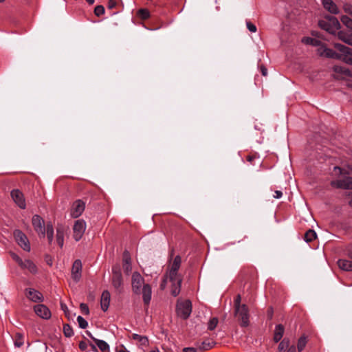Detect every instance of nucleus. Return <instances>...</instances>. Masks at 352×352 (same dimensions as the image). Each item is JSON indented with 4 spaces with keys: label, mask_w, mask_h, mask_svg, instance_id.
Returning a JSON list of instances; mask_svg holds the SVG:
<instances>
[{
    "label": "nucleus",
    "mask_w": 352,
    "mask_h": 352,
    "mask_svg": "<svg viewBox=\"0 0 352 352\" xmlns=\"http://www.w3.org/2000/svg\"><path fill=\"white\" fill-rule=\"evenodd\" d=\"M182 258L176 256L173 261L168 265L166 272L160 285L161 289L169 287L170 293L173 296H177L180 293L182 276L179 273Z\"/></svg>",
    "instance_id": "obj_1"
},
{
    "label": "nucleus",
    "mask_w": 352,
    "mask_h": 352,
    "mask_svg": "<svg viewBox=\"0 0 352 352\" xmlns=\"http://www.w3.org/2000/svg\"><path fill=\"white\" fill-rule=\"evenodd\" d=\"M133 292L136 294H142L144 305L148 307L152 296V289L149 284L144 283V278L139 272H134L131 277Z\"/></svg>",
    "instance_id": "obj_2"
},
{
    "label": "nucleus",
    "mask_w": 352,
    "mask_h": 352,
    "mask_svg": "<svg viewBox=\"0 0 352 352\" xmlns=\"http://www.w3.org/2000/svg\"><path fill=\"white\" fill-rule=\"evenodd\" d=\"M335 47L340 52L337 53L333 50L326 47L324 45H321L318 49V53L322 56L331 58L340 59L344 62V58L349 56V54L352 55V49L340 43L335 44Z\"/></svg>",
    "instance_id": "obj_3"
},
{
    "label": "nucleus",
    "mask_w": 352,
    "mask_h": 352,
    "mask_svg": "<svg viewBox=\"0 0 352 352\" xmlns=\"http://www.w3.org/2000/svg\"><path fill=\"white\" fill-rule=\"evenodd\" d=\"M32 223L34 230L37 232L40 237L45 236L46 230L49 243H51L54 238V229L52 225L48 223L45 228L44 220L38 214H35L32 217Z\"/></svg>",
    "instance_id": "obj_4"
},
{
    "label": "nucleus",
    "mask_w": 352,
    "mask_h": 352,
    "mask_svg": "<svg viewBox=\"0 0 352 352\" xmlns=\"http://www.w3.org/2000/svg\"><path fill=\"white\" fill-rule=\"evenodd\" d=\"M176 311L180 318L183 319L188 318L192 311L191 302L188 300H178Z\"/></svg>",
    "instance_id": "obj_5"
},
{
    "label": "nucleus",
    "mask_w": 352,
    "mask_h": 352,
    "mask_svg": "<svg viewBox=\"0 0 352 352\" xmlns=\"http://www.w3.org/2000/svg\"><path fill=\"white\" fill-rule=\"evenodd\" d=\"M320 26L327 32L331 34H336L340 29V24L336 17H330L327 21H320Z\"/></svg>",
    "instance_id": "obj_6"
},
{
    "label": "nucleus",
    "mask_w": 352,
    "mask_h": 352,
    "mask_svg": "<svg viewBox=\"0 0 352 352\" xmlns=\"http://www.w3.org/2000/svg\"><path fill=\"white\" fill-rule=\"evenodd\" d=\"M14 237L16 243L25 251L30 252L31 250L30 241L27 236L21 230L14 231Z\"/></svg>",
    "instance_id": "obj_7"
},
{
    "label": "nucleus",
    "mask_w": 352,
    "mask_h": 352,
    "mask_svg": "<svg viewBox=\"0 0 352 352\" xmlns=\"http://www.w3.org/2000/svg\"><path fill=\"white\" fill-rule=\"evenodd\" d=\"M235 315L239 318L241 321V325L243 327H247L249 324V314L248 308L243 304L241 307H236L235 309Z\"/></svg>",
    "instance_id": "obj_8"
},
{
    "label": "nucleus",
    "mask_w": 352,
    "mask_h": 352,
    "mask_svg": "<svg viewBox=\"0 0 352 352\" xmlns=\"http://www.w3.org/2000/svg\"><path fill=\"white\" fill-rule=\"evenodd\" d=\"M86 230V223L82 219L76 220L73 227V236L78 241L82 237Z\"/></svg>",
    "instance_id": "obj_9"
},
{
    "label": "nucleus",
    "mask_w": 352,
    "mask_h": 352,
    "mask_svg": "<svg viewBox=\"0 0 352 352\" xmlns=\"http://www.w3.org/2000/svg\"><path fill=\"white\" fill-rule=\"evenodd\" d=\"M25 296L30 300L34 302H42L44 300L42 294L33 288L26 289Z\"/></svg>",
    "instance_id": "obj_10"
},
{
    "label": "nucleus",
    "mask_w": 352,
    "mask_h": 352,
    "mask_svg": "<svg viewBox=\"0 0 352 352\" xmlns=\"http://www.w3.org/2000/svg\"><path fill=\"white\" fill-rule=\"evenodd\" d=\"M85 204L80 199L75 201L71 208L72 217L74 218L80 217L85 210Z\"/></svg>",
    "instance_id": "obj_11"
},
{
    "label": "nucleus",
    "mask_w": 352,
    "mask_h": 352,
    "mask_svg": "<svg viewBox=\"0 0 352 352\" xmlns=\"http://www.w3.org/2000/svg\"><path fill=\"white\" fill-rule=\"evenodd\" d=\"M11 197L15 204L21 209L26 207L25 198L22 192L18 189H14L11 192Z\"/></svg>",
    "instance_id": "obj_12"
},
{
    "label": "nucleus",
    "mask_w": 352,
    "mask_h": 352,
    "mask_svg": "<svg viewBox=\"0 0 352 352\" xmlns=\"http://www.w3.org/2000/svg\"><path fill=\"white\" fill-rule=\"evenodd\" d=\"M35 314L40 318L47 320L52 314L50 310L43 304H38L34 307Z\"/></svg>",
    "instance_id": "obj_13"
},
{
    "label": "nucleus",
    "mask_w": 352,
    "mask_h": 352,
    "mask_svg": "<svg viewBox=\"0 0 352 352\" xmlns=\"http://www.w3.org/2000/svg\"><path fill=\"white\" fill-rule=\"evenodd\" d=\"M331 185L334 187L344 189L352 188V177H346L343 179H337L331 182Z\"/></svg>",
    "instance_id": "obj_14"
},
{
    "label": "nucleus",
    "mask_w": 352,
    "mask_h": 352,
    "mask_svg": "<svg viewBox=\"0 0 352 352\" xmlns=\"http://www.w3.org/2000/svg\"><path fill=\"white\" fill-rule=\"evenodd\" d=\"M82 267L80 260L77 259L74 262L72 268V278L76 282L79 281L81 278Z\"/></svg>",
    "instance_id": "obj_15"
},
{
    "label": "nucleus",
    "mask_w": 352,
    "mask_h": 352,
    "mask_svg": "<svg viewBox=\"0 0 352 352\" xmlns=\"http://www.w3.org/2000/svg\"><path fill=\"white\" fill-rule=\"evenodd\" d=\"M112 283L116 289L120 288L122 284V274L118 267L113 268Z\"/></svg>",
    "instance_id": "obj_16"
},
{
    "label": "nucleus",
    "mask_w": 352,
    "mask_h": 352,
    "mask_svg": "<svg viewBox=\"0 0 352 352\" xmlns=\"http://www.w3.org/2000/svg\"><path fill=\"white\" fill-rule=\"evenodd\" d=\"M110 300H111V295L110 293L108 291H104L101 296V300H100V305L101 309L106 311L109 306L110 304Z\"/></svg>",
    "instance_id": "obj_17"
},
{
    "label": "nucleus",
    "mask_w": 352,
    "mask_h": 352,
    "mask_svg": "<svg viewBox=\"0 0 352 352\" xmlns=\"http://www.w3.org/2000/svg\"><path fill=\"white\" fill-rule=\"evenodd\" d=\"M324 8L331 14H338L339 9L332 0H322Z\"/></svg>",
    "instance_id": "obj_18"
},
{
    "label": "nucleus",
    "mask_w": 352,
    "mask_h": 352,
    "mask_svg": "<svg viewBox=\"0 0 352 352\" xmlns=\"http://www.w3.org/2000/svg\"><path fill=\"white\" fill-rule=\"evenodd\" d=\"M123 269L126 274H129L132 270L131 264V256L128 251H124L123 253Z\"/></svg>",
    "instance_id": "obj_19"
},
{
    "label": "nucleus",
    "mask_w": 352,
    "mask_h": 352,
    "mask_svg": "<svg viewBox=\"0 0 352 352\" xmlns=\"http://www.w3.org/2000/svg\"><path fill=\"white\" fill-rule=\"evenodd\" d=\"M22 269L28 270L32 274L37 272V267L33 261L29 259H25L22 261V264L19 265Z\"/></svg>",
    "instance_id": "obj_20"
},
{
    "label": "nucleus",
    "mask_w": 352,
    "mask_h": 352,
    "mask_svg": "<svg viewBox=\"0 0 352 352\" xmlns=\"http://www.w3.org/2000/svg\"><path fill=\"white\" fill-rule=\"evenodd\" d=\"M89 336L95 342L102 352H110L109 346L105 341L96 339L94 338L91 334H89Z\"/></svg>",
    "instance_id": "obj_21"
},
{
    "label": "nucleus",
    "mask_w": 352,
    "mask_h": 352,
    "mask_svg": "<svg viewBox=\"0 0 352 352\" xmlns=\"http://www.w3.org/2000/svg\"><path fill=\"white\" fill-rule=\"evenodd\" d=\"M284 333V327L282 324H278L275 327L274 340L276 342H279L283 338Z\"/></svg>",
    "instance_id": "obj_22"
},
{
    "label": "nucleus",
    "mask_w": 352,
    "mask_h": 352,
    "mask_svg": "<svg viewBox=\"0 0 352 352\" xmlns=\"http://www.w3.org/2000/svg\"><path fill=\"white\" fill-rule=\"evenodd\" d=\"M338 265L339 267L345 271H352V261L345 260V259H340L338 261Z\"/></svg>",
    "instance_id": "obj_23"
},
{
    "label": "nucleus",
    "mask_w": 352,
    "mask_h": 352,
    "mask_svg": "<svg viewBox=\"0 0 352 352\" xmlns=\"http://www.w3.org/2000/svg\"><path fill=\"white\" fill-rule=\"evenodd\" d=\"M64 234L65 231L63 228H58L56 230V241L58 245L62 248L64 243Z\"/></svg>",
    "instance_id": "obj_24"
},
{
    "label": "nucleus",
    "mask_w": 352,
    "mask_h": 352,
    "mask_svg": "<svg viewBox=\"0 0 352 352\" xmlns=\"http://www.w3.org/2000/svg\"><path fill=\"white\" fill-rule=\"evenodd\" d=\"M132 338L134 340L138 342L142 346H147L148 344V338L137 333H133Z\"/></svg>",
    "instance_id": "obj_25"
},
{
    "label": "nucleus",
    "mask_w": 352,
    "mask_h": 352,
    "mask_svg": "<svg viewBox=\"0 0 352 352\" xmlns=\"http://www.w3.org/2000/svg\"><path fill=\"white\" fill-rule=\"evenodd\" d=\"M302 42L306 45H311L313 46H321L320 41L316 38H311V37H304L302 39Z\"/></svg>",
    "instance_id": "obj_26"
},
{
    "label": "nucleus",
    "mask_w": 352,
    "mask_h": 352,
    "mask_svg": "<svg viewBox=\"0 0 352 352\" xmlns=\"http://www.w3.org/2000/svg\"><path fill=\"white\" fill-rule=\"evenodd\" d=\"M290 346V342L288 338H284L278 344V350L279 352H285Z\"/></svg>",
    "instance_id": "obj_27"
},
{
    "label": "nucleus",
    "mask_w": 352,
    "mask_h": 352,
    "mask_svg": "<svg viewBox=\"0 0 352 352\" xmlns=\"http://www.w3.org/2000/svg\"><path fill=\"white\" fill-rule=\"evenodd\" d=\"M24 344L23 335L21 333H16L14 337V346L16 347H21Z\"/></svg>",
    "instance_id": "obj_28"
},
{
    "label": "nucleus",
    "mask_w": 352,
    "mask_h": 352,
    "mask_svg": "<svg viewBox=\"0 0 352 352\" xmlns=\"http://www.w3.org/2000/svg\"><path fill=\"white\" fill-rule=\"evenodd\" d=\"M316 238V233L313 230H309L305 234V240L306 242H311Z\"/></svg>",
    "instance_id": "obj_29"
},
{
    "label": "nucleus",
    "mask_w": 352,
    "mask_h": 352,
    "mask_svg": "<svg viewBox=\"0 0 352 352\" xmlns=\"http://www.w3.org/2000/svg\"><path fill=\"white\" fill-rule=\"evenodd\" d=\"M306 344H307V338L305 337V336H302L299 338V340H298V344H297V347H298V351L299 352L302 351L305 346H306Z\"/></svg>",
    "instance_id": "obj_30"
},
{
    "label": "nucleus",
    "mask_w": 352,
    "mask_h": 352,
    "mask_svg": "<svg viewBox=\"0 0 352 352\" xmlns=\"http://www.w3.org/2000/svg\"><path fill=\"white\" fill-rule=\"evenodd\" d=\"M214 345V342L204 341L199 346V349L203 351H207L212 348Z\"/></svg>",
    "instance_id": "obj_31"
},
{
    "label": "nucleus",
    "mask_w": 352,
    "mask_h": 352,
    "mask_svg": "<svg viewBox=\"0 0 352 352\" xmlns=\"http://www.w3.org/2000/svg\"><path fill=\"white\" fill-rule=\"evenodd\" d=\"M218 322L219 320L217 318H212L208 323V329L210 331L214 330L216 328Z\"/></svg>",
    "instance_id": "obj_32"
},
{
    "label": "nucleus",
    "mask_w": 352,
    "mask_h": 352,
    "mask_svg": "<svg viewBox=\"0 0 352 352\" xmlns=\"http://www.w3.org/2000/svg\"><path fill=\"white\" fill-rule=\"evenodd\" d=\"M341 21L347 28H352V19L347 16H342L341 17Z\"/></svg>",
    "instance_id": "obj_33"
},
{
    "label": "nucleus",
    "mask_w": 352,
    "mask_h": 352,
    "mask_svg": "<svg viewBox=\"0 0 352 352\" xmlns=\"http://www.w3.org/2000/svg\"><path fill=\"white\" fill-rule=\"evenodd\" d=\"M77 321H78V325L79 327L81 328V329H85L87 328V327L88 326V323L86 321L85 319H84L82 316H78V318H77Z\"/></svg>",
    "instance_id": "obj_34"
},
{
    "label": "nucleus",
    "mask_w": 352,
    "mask_h": 352,
    "mask_svg": "<svg viewBox=\"0 0 352 352\" xmlns=\"http://www.w3.org/2000/svg\"><path fill=\"white\" fill-rule=\"evenodd\" d=\"M63 332L67 337H71L73 335V330L69 325L65 324L63 327Z\"/></svg>",
    "instance_id": "obj_35"
},
{
    "label": "nucleus",
    "mask_w": 352,
    "mask_h": 352,
    "mask_svg": "<svg viewBox=\"0 0 352 352\" xmlns=\"http://www.w3.org/2000/svg\"><path fill=\"white\" fill-rule=\"evenodd\" d=\"M104 13V8L102 6H97L94 8V14L97 16H100Z\"/></svg>",
    "instance_id": "obj_36"
},
{
    "label": "nucleus",
    "mask_w": 352,
    "mask_h": 352,
    "mask_svg": "<svg viewBox=\"0 0 352 352\" xmlns=\"http://www.w3.org/2000/svg\"><path fill=\"white\" fill-rule=\"evenodd\" d=\"M338 38L346 43V41L349 38V34L344 32L340 31L338 34Z\"/></svg>",
    "instance_id": "obj_37"
},
{
    "label": "nucleus",
    "mask_w": 352,
    "mask_h": 352,
    "mask_svg": "<svg viewBox=\"0 0 352 352\" xmlns=\"http://www.w3.org/2000/svg\"><path fill=\"white\" fill-rule=\"evenodd\" d=\"M138 14L140 16V17L143 19H146L149 17V12L147 10L145 9H140L138 11Z\"/></svg>",
    "instance_id": "obj_38"
},
{
    "label": "nucleus",
    "mask_w": 352,
    "mask_h": 352,
    "mask_svg": "<svg viewBox=\"0 0 352 352\" xmlns=\"http://www.w3.org/2000/svg\"><path fill=\"white\" fill-rule=\"evenodd\" d=\"M246 26L248 30L251 32H256V27L253 23H252L250 21L246 22Z\"/></svg>",
    "instance_id": "obj_39"
},
{
    "label": "nucleus",
    "mask_w": 352,
    "mask_h": 352,
    "mask_svg": "<svg viewBox=\"0 0 352 352\" xmlns=\"http://www.w3.org/2000/svg\"><path fill=\"white\" fill-rule=\"evenodd\" d=\"M80 308L81 311L83 314H87V315L89 314V307L86 304L81 303L80 305Z\"/></svg>",
    "instance_id": "obj_40"
},
{
    "label": "nucleus",
    "mask_w": 352,
    "mask_h": 352,
    "mask_svg": "<svg viewBox=\"0 0 352 352\" xmlns=\"http://www.w3.org/2000/svg\"><path fill=\"white\" fill-rule=\"evenodd\" d=\"M241 295L240 294H238L235 299H234V307L235 309L236 307H241L242 305H241Z\"/></svg>",
    "instance_id": "obj_41"
},
{
    "label": "nucleus",
    "mask_w": 352,
    "mask_h": 352,
    "mask_svg": "<svg viewBox=\"0 0 352 352\" xmlns=\"http://www.w3.org/2000/svg\"><path fill=\"white\" fill-rule=\"evenodd\" d=\"M343 9L347 14H352V6L350 4H344Z\"/></svg>",
    "instance_id": "obj_42"
},
{
    "label": "nucleus",
    "mask_w": 352,
    "mask_h": 352,
    "mask_svg": "<svg viewBox=\"0 0 352 352\" xmlns=\"http://www.w3.org/2000/svg\"><path fill=\"white\" fill-rule=\"evenodd\" d=\"M12 258L20 265L22 264L23 260L16 254L12 253Z\"/></svg>",
    "instance_id": "obj_43"
},
{
    "label": "nucleus",
    "mask_w": 352,
    "mask_h": 352,
    "mask_svg": "<svg viewBox=\"0 0 352 352\" xmlns=\"http://www.w3.org/2000/svg\"><path fill=\"white\" fill-rule=\"evenodd\" d=\"M116 5L117 2L115 0H109L107 7L109 9H113L116 6Z\"/></svg>",
    "instance_id": "obj_44"
},
{
    "label": "nucleus",
    "mask_w": 352,
    "mask_h": 352,
    "mask_svg": "<svg viewBox=\"0 0 352 352\" xmlns=\"http://www.w3.org/2000/svg\"><path fill=\"white\" fill-rule=\"evenodd\" d=\"M333 172L335 175H339L342 174V170L338 166H335L333 168Z\"/></svg>",
    "instance_id": "obj_45"
},
{
    "label": "nucleus",
    "mask_w": 352,
    "mask_h": 352,
    "mask_svg": "<svg viewBox=\"0 0 352 352\" xmlns=\"http://www.w3.org/2000/svg\"><path fill=\"white\" fill-rule=\"evenodd\" d=\"M61 309L64 311L65 316H67L68 308L64 302H60Z\"/></svg>",
    "instance_id": "obj_46"
},
{
    "label": "nucleus",
    "mask_w": 352,
    "mask_h": 352,
    "mask_svg": "<svg viewBox=\"0 0 352 352\" xmlns=\"http://www.w3.org/2000/svg\"><path fill=\"white\" fill-rule=\"evenodd\" d=\"M183 352H197V350L193 347H186L183 349Z\"/></svg>",
    "instance_id": "obj_47"
},
{
    "label": "nucleus",
    "mask_w": 352,
    "mask_h": 352,
    "mask_svg": "<svg viewBox=\"0 0 352 352\" xmlns=\"http://www.w3.org/2000/svg\"><path fill=\"white\" fill-rule=\"evenodd\" d=\"M283 195V193L280 190H276L274 192V197L276 199H280Z\"/></svg>",
    "instance_id": "obj_48"
},
{
    "label": "nucleus",
    "mask_w": 352,
    "mask_h": 352,
    "mask_svg": "<svg viewBox=\"0 0 352 352\" xmlns=\"http://www.w3.org/2000/svg\"><path fill=\"white\" fill-rule=\"evenodd\" d=\"M286 352H296V346L294 345H290Z\"/></svg>",
    "instance_id": "obj_49"
},
{
    "label": "nucleus",
    "mask_w": 352,
    "mask_h": 352,
    "mask_svg": "<svg viewBox=\"0 0 352 352\" xmlns=\"http://www.w3.org/2000/svg\"><path fill=\"white\" fill-rule=\"evenodd\" d=\"M261 71L262 74L264 76H267V69L264 66H261Z\"/></svg>",
    "instance_id": "obj_50"
},
{
    "label": "nucleus",
    "mask_w": 352,
    "mask_h": 352,
    "mask_svg": "<svg viewBox=\"0 0 352 352\" xmlns=\"http://www.w3.org/2000/svg\"><path fill=\"white\" fill-rule=\"evenodd\" d=\"M346 43L352 45V34H349V38L346 41Z\"/></svg>",
    "instance_id": "obj_51"
},
{
    "label": "nucleus",
    "mask_w": 352,
    "mask_h": 352,
    "mask_svg": "<svg viewBox=\"0 0 352 352\" xmlns=\"http://www.w3.org/2000/svg\"><path fill=\"white\" fill-rule=\"evenodd\" d=\"M116 352H129L126 348L122 347L120 349H117Z\"/></svg>",
    "instance_id": "obj_52"
},
{
    "label": "nucleus",
    "mask_w": 352,
    "mask_h": 352,
    "mask_svg": "<svg viewBox=\"0 0 352 352\" xmlns=\"http://www.w3.org/2000/svg\"><path fill=\"white\" fill-rule=\"evenodd\" d=\"M256 157L255 156H251V155H248L247 157V160L249 161V162H252L254 159H255Z\"/></svg>",
    "instance_id": "obj_53"
},
{
    "label": "nucleus",
    "mask_w": 352,
    "mask_h": 352,
    "mask_svg": "<svg viewBox=\"0 0 352 352\" xmlns=\"http://www.w3.org/2000/svg\"><path fill=\"white\" fill-rule=\"evenodd\" d=\"M349 196L350 197V200H349V205L352 207V192H351L349 194Z\"/></svg>",
    "instance_id": "obj_54"
},
{
    "label": "nucleus",
    "mask_w": 352,
    "mask_h": 352,
    "mask_svg": "<svg viewBox=\"0 0 352 352\" xmlns=\"http://www.w3.org/2000/svg\"><path fill=\"white\" fill-rule=\"evenodd\" d=\"M348 255L350 258H352V248L351 249H349L348 250Z\"/></svg>",
    "instance_id": "obj_55"
},
{
    "label": "nucleus",
    "mask_w": 352,
    "mask_h": 352,
    "mask_svg": "<svg viewBox=\"0 0 352 352\" xmlns=\"http://www.w3.org/2000/svg\"><path fill=\"white\" fill-rule=\"evenodd\" d=\"M69 319L70 318H72V314L69 312V311L68 310V312H67V316H66Z\"/></svg>",
    "instance_id": "obj_56"
},
{
    "label": "nucleus",
    "mask_w": 352,
    "mask_h": 352,
    "mask_svg": "<svg viewBox=\"0 0 352 352\" xmlns=\"http://www.w3.org/2000/svg\"><path fill=\"white\" fill-rule=\"evenodd\" d=\"M86 1H87V2L89 4H90V5L94 4V2H95V0H86Z\"/></svg>",
    "instance_id": "obj_57"
},
{
    "label": "nucleus",
    "mask_w": 352,
    "mask_h": 352,
    "mask_svg": "<svg viewBox=\"0 0 352 352\" xmlns=\"http://www.w3.org/2000/svg\"><path fill=\"white\" fill-rule=\"evenodd\" d=\"M348 86L352 88V83L351 84H348Z\"/></svg>",
    "instance_id": "obj_58"
},
{
    "label": "nucleus",
    "mask_w": 352,
    "mask_h": 352,
    "mask_svg": "<svg viewBox=\"0 0 352 352\" xmlns=\"http://www.w3.org/2000/svg\"><path fill=\"white\" fill-rule=\"evenodd\" d=\"M3 1H4V0H0V2H3Z\"/></svg>",
    "instance_id": "obj_59"
}]
</instances>
